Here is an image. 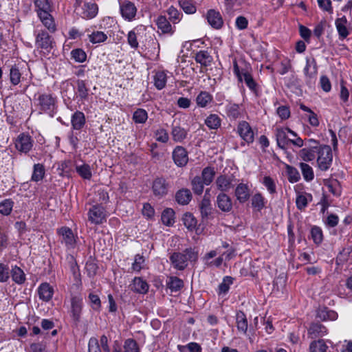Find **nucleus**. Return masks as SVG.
I'll use <instances>...</instances> for the list:
<instances>
[{
  "label": "nucleus",
  "instance_id": "30",
  "mask_svg": "<svg viewBox=\"0 0 352 352\" xmlns=\"http://www.w3.org/2000/svg\"><path fill=\"white\" fill-rule=\"evenodd\" d=\"M199 210L201 212V217L204 219H209L212 214V206L210 199L204 195L199 204Z\"/></svg>",
  "mask_w": 352,
  "mask_h": 352
},
{
  "label": "nucleus",
  "instance_id": "61",
  "mask_svg": "<svg viewBox=\"0 0 352 352\" xmlns=\"http://www.w3.org/2000/svg\"><path fill=\"white\" fill-rule=\"evenodd\" d=\"M252 206L258 211L264 207V199L261 194H255L252 197Z\"/></svg>",
  "mask_w": 352,
  "mask_h": 352
},
{
  "label": "nucleus",
  "instance_id": "1",
  "mask_svg": "<svg viewBox=\"0 0 352 352\" xmlns=\"http://www.w3.org/2000/svg\"><path fill=\"white\" fill-rule=\"evenodd\" d=\"M35 11L43 25L51 32L56 31L54 20L51 14L52 6L50 0H33Z\"/></svg>",
  "mask_w": 352,
  "mask_h": 352
},
{
  "label": "nucleus",
  "instance_id": "21",
  "mask_svg": "<svg viewBox=\"0 0 352 352\" xmlns=\"http://www.w3.org/2000/svg\"><path fill=\"white\" fill-rule=\"evenodd\" d=\"M215 184L218 190L222 192H227L233 187L232 179L225 175L217 177Z\"/></svg>",
  "mask_w": 352,
  "mask_h": 352
},
{
  "label": "nucleus",
  "instance_id": "27",
  "mask_svg": "<svg viewBox=\"0 0 352 352\" xmlns=\"http://www.w3.org/2000/svg\"><path fill=\"white\" fill-rule=\"evenodd\" d=\"M156 25L163 34H173L174 30L165 16H159L156 21Z\"/></svg>",
  "mask_w": 352,
  "mask_h": 352
},
{
  "label": "nucleus",
  "instance_id": "33",
  "mask_svg": "<svg viewBox=\"0 0 352 352\" xmlns=\"http://www.w3.org/2000/svg\"><path fill=\"white\" fill-rule=\"evenodd\" d=\"M195 59L197 63L204 67L209 66L212 61V57L205 50L198 52L195 54Z\"/></svg>",
  "mask_w": 352,
  "mask_h": 352
},
{
  "label": "nucleus",
  "instance_id": "8",
  "mask_svg": "<svg viewBox=\"0 0 352 352\" xmlns=\"http://www.w3.org/2000/svg\"><path fill=\"white\" fill-rule=\"evenodd\" d=\"M57 234L61 237V243L67 249H74L76 247L78 237L74 234L71 228L63 226L58 229Z\"/></svg>",
  "mask_w": 352,
  "mask_h": 352
},
{
  "label": "nucleus",
  "instance_id": "35",
  "mask_svg": "<svg viewBox=\"0 0 352 352\" xmlns=\"http://www.w3.org/2000/svg\"><path fill=\"white\" fill-rule=\"evenodd\" d=\"M236 320L238 330L245 333L248 330V320L245 314L241 311H238L236 315Z\"/></svg>",
  "mask_w": 352,
  "mask_h": 352
},
{
  "label": "nucleus",
  "instance_id": "7",
  "mask_svg": "<svg viewBox=\"0 0 352 352\" xmlns=\"http://www.w3.org/2000/svg\"><path fill=\"white\" fill-rule=\"evenodd\" d=\"M39 110L52 115L56 109V98L51 94H41L36 99Z\"/></svg>",
  "mask_w": 352,
  "mask_h": 352
},
{
  "label": "nucleus",
  "instance_id": "48",
  "mask_svg": "<svg viewBox=\"0 0 352 352\" xmlns=\"http://www.w3.org/2000/svg\"><path fill=\"white\" fill-rule=\"evenodd\" d=\"M76 89L78 97L82 100H85L88 97L89 89L85 82L82 80H78L76 82Z\"/></svg>",
  "mask_w": 352,
  "mask_h": 352
},
{
  "label": "nucleus",
  "instance_id": "64",
  "mask_svg": "<svg viewBox=\"0 0 352 352\" xmlns=\"http://www.w3.org/2000/svg\"><path fill=\"white\" fill-rule=\"evenodd\" d=\"M88 351L89 352H101V349L98 343V340L96 338L92 337L89 340L88 344Z\"/></svg>",
  "mask_w": 352,
  "mask_h": 352
},
{
  "label": "nucleus",
  "instance_id": "56",
  "mask_svg": "<svg viewBox=\"0 0 352 352\" xmlns=\"http://www.w3.org/2000/svg\"><path fill=\"white\" fill-rule=\"evenodd\" d=\"M76 172L84 179H89L91 177V171L88 164H82L76 167Z\"/></svg>",
  "mask_w": 352,
  "mask_h": 352
},
{
  "label": "nucleus",
  "instance_id": "53",
  "mask_svg": "<svg viewBox=\"0 0 352 352\" xmlns=\"http://www.w3.org/2000/svg\"><path fill=\"white\" fill-rule=\"evenodd\" d=\"M14 202L10 199H4L0 203V213L3 215H9L12 210Z\"/></svg>",
  "mask_w": 352,
  "mask_h": 352
},
{
  "label": "nucleus",
  "instance_id": "57",
  "mask_svg": "<svg viewBox=\"0 0 352 352\" xmlns=\"http://www.w3.org/2000/svg\"><path fill=\"white\" fill-rule=\"evenodd\" d=\"M233 283V278L230 276H226L223 279L222 283L219 285V294H226L230 285Z\"/></svg>",
  "mask_w": 352,
  "mask_h": 352
},
{
  "label": "nucleus",
  "instance_id": "52",
  "mask_svg": "<svg viewBox=\"0 0 352 352\" xmlns=\"http://www.w3.org/2000/svg\"><path fill=\"white\" fill-rule=\"evenodd\" d=\"M138 32V28H134L129 31L127 34V42L131 47L134 50L138 49L139 47V43L137 39Z\"/></svg>",
  "mask_w": 352,
  "mask_h": 352
},
{
  "label": "nucleus",
  "instance_id": "12",
  "mask_svg": "<svg viewBox=\"0 0 352 352\" xmlns=\"http://www.w3.org/2000/svg\"><path fill=\"white\" fill-rule=\"evenodd\" d=\"M88 219L94 224H102L106 220V214L104 207L100 205H94L88 212Z\"/></svg>",
  "mask_w": 352,
  "mask_h": 352
},
{
  "label": "nucleus",
  "instance_id": "6",
  "mask_svg": "<svg viewBox=\"0 0 352 352\" xmlns=\"http://www.w3.org/2000/svg\"><path fill=\"white\" fill-rule=\"evenodd\" d=\"M333 155L331 148L327 145H321L319 147L317 164L322 171L327 170L332 164Z\"/></svg>",
  "mask_w": 352,
  "mask_h": 352
},
{
  "label": "nucleus",
  "instance_id": "50",
  "mask_svg": "<svg viewBox=\"0 0 352 352\" xmlns=\"http://www.w3.org/2000/svg\"><path fill=\"white\" fill-rule=\"evenodd\" d=\"M239 106L236 104L229 103L226 107L227 116L229 118L236 119L240 116Z\"/></svg>",
  "mask_w": 352,
  "mask_h": 352
},
{
  "label": "nucleus",
  "instance_id": "34",
  "mask_svg": "<svg viewBox=\"0 0 352 352\" xmlns=\"http://www.w3.org/2000/svg\"><path fill=\"white\" fill-rule=\"evenodd\" d=\"M351 253L352 245H347L346 246L344 247L336 257V264L342 265L347 262Z\"/></svg>",
  "mask_w": 352,
  "mask_h": 352
},
{
  "label": "nucleus",
  "instance_id": "26",
  "mask_svg": "<svg viewBox=\"0 0 352 352\" xmlns=\"http://www.w3.org/2000/svg\"><path fill=\"white\" fill-rule=\"evenodd\" d=\"M316 317L322 321L336 320L338 315L335 311L323 307L317 311Z\"/></svg>",
  "mask_w": 352,
  "mask_h": 352
},
{
  "label": "nucleus",
  "instance_id": "36",
  "mask_svg": "<svg viewBox=\"0 0 352 352\" xmlns=\"http://www.w3.org/2000/svg\"><path fill=\"white\" fill-rule=\"evenodd\" d=\"M171 135L174 141L182 142L187 136V131L179 126L173 125Z\"/></svg>",
  "mask_w": 352,
  "mask_h": 352
},
{
  "label": "nucleus",
  "instance_id": "42",
  "mask_svg": "<svg viewBox=\"0 0 352 352\" xmlns=\"http://www.w3.org/2000/svg\"><path fill=\"white\" fill-rule=\"evenodd\" d=\"M175 212L171 208H166L162 214V223L168 226H172L175 222Z\"/></svg>",
  "mask_w": 352,
  "mask_h": 352
},
{
  "label": "nucleus",
  "instance_id": "16",
  "mask_svg": "<svg viewBox=\"0 0 352 352\" xmlns=\"http://www.w3.org/2000/svg\"><path fill=\"white\" fill-rule=\"evenodd\" d=\"M120 10L122 16L129 21H132L137 13V8L135 4L131 1L120 3Z\"/></svg>",
  "mask_w": 352,
  "mask_h": 352
},
{
  "label": "nucleus",
  "instance_id": "14",
  "mask_svg": "<svg viewBox=\"0 0 352 352\" xmlns=\"http://www.w3.org/2000/svg\"><path fill=\"white\" fill-rule=\"evenodd\" d=\"M35 45L38 49L49 52L53 47V38L47 32L41 30L36 35Z\"/></svg>",
  "mask_w": 352,
  "mask_h": 352
},
{
  "label": "nucleus",
  "instance_id": "60",
  "mask_svg": "<svg viewBox=\"0 0 352 352\" xmlns=\"http://www.w3.org/2000/svg\"><path fill=\"white\" fill-rule=\"evenodd\" d=\"M287 171L288 174V180L291 183L297 182L300 179V173H298V170L296 168L287 166Z\"/></svg>",
  "mask_w": 352,
  "mask_h": 352
},
{
  "label": "nucleus",
  "instance_id": "2",
  "mask_svg": "<svg viewBox=\"0 0 352 352\" xmlns=\"http://www.w3.org/2000/svg\"><path fill=\"white\" fill-rule=\"evenodd\" d=\"M276 139L279 148L287 149L290 144L299 148L303 146V140L289 128H276Z\"/></svg>",
  "mask_w": 352,
  "mask_h": 352
},
{
  "label": "nucleus",
  "instance_id": "40",
  "mask_svg": "<svg viewBox=\"0 0 352 352\" xmlns=\"http://www.w3.org/2000/svg\"><path fill=\"white\" fill-rule=\"evenodd\" d=\"M166 74L164 71L157 72L154 76V85L159 89H162L166 84Z\"/></svg>",
  "mask_w": 352,
  "mask_h": 352
},
{
  "label": "nucleus",
  "instance_id": "41",
  "mask_svg": "<svg viewBox=\"0 0 352 352\" xmlns=\"http://www.w3.org/2000/svg\"><path fill=\"white\" fill-rule=\"evenodd\" d=\"M221 120L217 114H210L205 120L206 125L210 129H217L220 127Z\"/></svg>",
  "mask_w": 352,
  "mask_h": 352
},
{
  "label": "nucleus",
  "instance_id": "59",
  "mask_svg": "<svg viewBox=\"0 0 352 352\" xmlns=\"http://www.w3.org/2000/svg\"><path fill=\"white\" fill-rule=\"evenodd\" d=\"M311 235L313 241L316 244H320L323 239L322 231L317 226H314L311 230Z\"/></svg>",
  "mask_w": 352,
  "mask_h": 352
},
{
  "label": "nucleus",
  "instance_id": "39",
  "mask_svg": "<svg viewBox=\"0 0 352 352\" xmlns=\"http://www.w3.org/2000/svg\"><path fill=\"white\" fill-rule=\"evenodd\" d=\"M108 39V36L102 31H94L89 35V40L93 44H99L105 42Z\"/></svg>",
  "mask_w": 352,
  "mask_h": 352
},
{
  "label": "nucleus",
  "instance_id": "3",
  "mask_svg": "<svg viewBox=\"0 0 352 352\" xmlns=\"http://www.w3.org/2000/svg\"><path fill=\"white\" fill-rule=\"evenodd\" d=\"M198 258L197 252L192 248H186L184 253L174 252L170 256L173 266L178 270H184L188 265V261H195Z\"/></svg>",
  "mask_w": 352,
  "mask_h": 352
},
{
  "label": "nucleus",
  "instance_id": "29",
  "mask_svg": "<svg viewBox=\"0 0 352 352\" xmlns=\"http://www.w3.org/2000/svg\"><path fill=\"white\" fill-rule=\"evenodd\" d=\"M191 199L192 194L188 188H182L175 193V200L180 205H187Z\"/></svg>",
  "mask_w": 352,
  "mask_h": 352
},
{
  "label": "nucleus",
  "instance_id": "45",
  "mask_svg": "<svg viewBox=\"0 0 352 352\" xmlns=\"http://www.w3.org/2000/svg\"><path fill=\"white\" fill-rule=\"evenodd\" d=\"M45 175L44 166L41 164H36L34 165L32 180L38 182L43 179Z\"/></svg>",
  "mask_w": 352,
  "mask_h": 352
},
{
  "label": "nucleus",
  "instance_id": "17",
  "mask_svg": "<svg viewBox=\"0 0 352 352\" xmlns=\"http://www.w3.org/2000/svg\"><path fill=\"white\" fill-rule=\"evenodd\" d=\"M307 333L311 339L323 337L327 335V329L319 322H312L307 330Z\"/></svg>",
  "mask_w": 352,
  "mask_h": 352
},
{
  "label": "nucleus",
  "instance_id": "4",
  "mask_svg": "<svg viewBox=\"0 0 352 352\" xmlns=\"http://www.w3.org/2000/svg\"><path fill=\"white\" fill-rule=\"evenodd\" d=\"M233 72L241 82L244 81L245 85L256 96L258 94V85L256 82L248 67L240 69L236 60L233 61Z\"/></svg>",
  "mask_w": 352,
  "mask_h": 352
},
{
  "label": "nucleus",
  "instance_id": "37",
  "mask_svg": "<svg viewBox=\"0 0 352 352\" xmlns=\"http://www.w3.org/2000/svg\"><path fill=\"white\" fill-rule=\"evenodd\" d=\"M311 201L312 195L311 194H299L296 199V207L298 210H302L307 207L308 202Z\"/></svg>",
  "mask_w": 352,
  "mask_h": 352
},
{
  "label": "nucleus",
  "instance_id": "10",
  "mask_svg": "<svg viewBox=\"0 0 352 352\" xmlns=\"http://www.w3.org/2000/svg\"><path fill=\"white\" fill-rule=\"evenodd\" d=\"M308 142L309 146L301 149L299 152L300 158L305 162L312 161L316 158L320 146L319 142L314 139H309Z\"/></svg>",
  "mask_w": 352,
  "mask_h": 352
},
{
  "label": "nucleus",
  "instance_id": "31",
  "mask_svg": "<svg viewBox=\"0 0 352 352\" xmlns=\"http://www.w3.org/2000/svg\"><path fill=\"white\" fill-rule=\"evenodd\" d=\"M71 122L74 129H81L85 124V114L79 111H76L72 116Z\"/></svg>",
  "mask_w": 352,
  "mask_h": 352
},
{
  "label": "nucleus",
  "instance_id": "19",
  "mask_svg": "<svg viewBox=\"0 0 352 352\" xmlns=\"http://www.w3.org/2000/svg\"><path fill=\"white\" fill-rule=\"evenodd\" d=\"M130 287L131 291L141 294H146L149 289L147 282L140 277L134 278Z\"/></svg>",
  "mask_w": 352,
  "mask_h": 352
},
{
  "label": "nucleus",
  "instance_id": "54",
  "mask_svg": "<svg viewBox=\"0 0 352 352\" xmlns=\"http://www.w3.org/2000/svg\"><path fill=\"white\" fill-rule=\"evenodd\" d=\"M148 118L147 112L143 109H137L133 115V120L135 123L143 124Z\"/></svg>",
  "mask_w": 352,
  "mask_h": 352
},
{
  "label": "nucleus",
  "instance_id": "63",
  "mask_svg": "<svg viewBox=\"0 0 352 352\" xmlns=\"http://www.w3.org/2000/svg\"><path fill=\"white\" fill-rule=\"evenodd\" d=\"M169 19L173 23L179 22L182 17V14L173 6H170L167 10Z\"/></svg>",
  "mask_w": 352,
  "mask_h": 352
},
{
  "label": "nucleus",
  "instance_id": "43",
  "mask_svg": "<svg viewBox=\"0 0 352 352\" xmlns=\"http://www.w3.org/2000/svg\"><path fill=\"white\" fill-rule=\"evenodd\" d=\"M11 276L13 281L17 284H22L25 280V275L23 271L17 266H14L12 268Z\"/></svg>",
  "mask_w": 352,
  "mask_h": 352
},
{
  "label": "nucleus",
  "instance_id": "22",
  "mask_svg": "<svg viewBox=\"0 0 352 352\" xmlns=\"http://www.w3.org/2000/svg\"><path fill=\"white\" fill-rule=\"evenodd\" d=\"M38 294L40 299L45 302H48L53 296L54 289L49 283H43L38 287Z\"/></svg>",
  "mask_w": 352,
  "mask_h": 352
},
{
  "label": "nucleus",
  "instance_id": "23",
  "mask_svg": "<svg viewBox=\"0 0 352 352\" xmlns=\"http://www.w3.org/2000/svg\"><path fill=\"white\" fill-rule=\"evenodd\" d=\"M82 9L81 16L83 19H86L94 18L98 12V7L96 3H85Z\"/></svg>",
  "mask_w": 352,
  "mask_h": 352
},
{
  "label": "nucleus",
  "instance_id": "46",
  "mask_svg": "<svg viewBox=\"0 0 352 352\" xmlns=\"http://www.w3.org/2000/svg\"><path fill=\"white\" fill-rule=\"evenodd\" d=\"M204 185L205 184L199 176H195L191 180L192 189L197 195H201L203 192Z\"/></svg>",
  "mask_w": 352,
  "mask_h": 352
},
{
  "label": "nucleus",
  "instance_id": "32",
  "mask_svg": "<svg viewBox=\"0 0 352 352\" xmlns=\"http://www.w3.org/2000/svg\"><path fill=\"white\" fill-rule=\"evenodd\" d=\"M212 96L205 91H201L196 98V103L199 107L205 108L212 102Z\"/></svg>",
  "mask_w": 352,
  "mask_h": 352
},
{
  "label": "nucleus",
  "instance_id": "49",
  "mask_svg": "<svg viewBox=\"0 0 352 352\" xmlns=\"http://www.w3.org/2000/svg\"><path fill=\"white\" fill-rule=\"evenodd\" d=\"M327 348L323 340L313 341L309 346L310 352H326Z\"/></svg>",
  "mask_w": 352,
  "mask_h": 352
},
{
  "label": "nucleus",
  "instance_id": "24",
  "mask_svg": "<svg viewBox=\"0 0 352 352\" xmlns=\"http://www.w3.org/2000/svg\"><path fill=\"white\" fill-rule=\"evenodd\" d=\"M235 196L240 203H244L250 198V189L248 185L241 183L235 189Z\"/></svg>",
  "mask_w": 352,
  "mask_h": 352
},
{
  "label": "nucleus",
  "instance_id": "51",
  "mask_svg": "<svg viewBox=\"0 0 352 352\" xmlns=\"http://www.w3.org/2000/svg\"><path fill=\"white\" fill-rule=\"evenodd\" d=\"M184 287V282L177 277H170L168 282V287L171 292H178Z\"/></svg>",
  "mask_w": 352,
  "mask_h": 352
},
{
  "label": "nucleus",
  "instance_id": "58",
  "mask_svg": "<svg viewBox=\"0 0 352 352\" xmlns=\"http://www.w3.org/2000/svg\"><path fill=\"white\" fill-rule=\"evenodd\" d=\"M21 74L19 69L16 67L13 66L10 70V82L13 85H16L20 82Z\"/></svg>",
  "mask_w": 352,
  "mask_h": 352
},
{
  "label": "nucleus",
  "instance_id": "9",
  "mask_svg": "<svg viewBox=\"0 0 352 352\" xmlns=\"http://www.w3.org/2000/svg\"><path fill=\"white\" fill-rule=\"evenodd\" d=\"M169 188V183L163 177L155 178L151 187L153 195L158 198H162L166 196L168 192Z\"/></svg>",
  "mask_w": 352,
  "mask_h": 352
},
{
  "label": "nucleus",
  "instance_id": "38",
  "mask_svg": "<svg viewBox=\"0 0 352 352\" xmlns=\"http://www.w3.org/2000/svg\"><path fill=\"white\" fill-rule=\"evenodd\" d=\"M215 175V171L214 168L210 166H207L204 168L201 172V178L205 185L208 186L210 185L212 182L213 181V179Z\"/></svg>",
  "mask_w": 352,
  "mask_h": 352
},
{
  "label": "nucleus",
  "instance_id": "13",
  "mask_svg": "<svg viewBox=\"0 0 352 352\" xmlns=\"http://www.w3.org/2000/svg\"><path fill=\"white\" fill-rule=\"evenodd\" d=\"M236 132L247 144H250L254 142V133L248 122H239L237 125Z\"/></svg>",
  "mask_w": 352,
  "mask_h": 352
},
{
  "label": "nucleus",
  "instance_id": "55",
  "mask_svg": "<svg viewBox=\"0 0 352 352\" xmlns=\"http://www.w3.org/2000/svg\"><path fill=\"white\" fill-rule=\"evenodd\" d=\"M184 226L188 230H192L195 228L197 226V219L195 217L189 212H186L184 214L182 218Z\"/></svg>",
  "mask_w": 352,
  "mask_h": 352
},
{
  "label": "nucleus",
  "instance_id": "44",
  "mask_svg": "<svg viewBox=\"0 0 352 352\" xmlns=\"http://www.w3.org/2000/svg\"><path fill=\"white\" fill-rule=\"evenodd\" d=\"M299 166L305 180L307 182L313 180L314 177L313 168L309 164L303 162L300 163Z\"/></svg>",
  "mask_w": 352,
  "mask_h": 352
},
{
  "label": "nucleus",
  "instance_id": "15",
  "mask_svg": "<svg viewBox=\"0 0 352 352\" xmlns=\"http://www.w3.org/2000/svg\"><path fill=\"white\" fill-rule=\"evenodd\" d=\"M172 157L175 164L179 167L185 166L188 162V152L181 146H177L174 148Z\"/></svg>",
  "mask_w": 352,
  "mask_h": 352
},
{
  "label": "nucleus",
  "instance_id": "20",
  "mask_svg": "<svg viewBox=\"0 0 352 352\" xmlns=\"http://www.w3.org/2000/svg\"><path fill=\"white\" fill-rule=\"evenodd\" d=\"M206 18L208 23L215 29L221 28L223 24L221 14L214 10H208Z\"/></svg>",
  "mask_w": 352,
  "mask_h": 352
},
{
  "label": "nucleus",
  "instance_id": "28",
  "mask_svg": "<svg viewBox=\"0 0 352 352\" xmlns=\"http://www.w3.org/2000/svg\"><path fill=\"white\" fill-rule=\"evenodd\" d=\"M336 29L338 30L340 38L344 39L349 34V32L346 28L347 19L345 16L338 18L335 22Z\"/></svg>",
  "mask_w": 352,
  "mask_h": 352
},
{
  "label": "nucleus",
  "instance_id": "47",
  "mask_svg": "<svg viewBox=\"0 0 352 352\" xmlns=\"http://www.w3.org/2000/svg\"><path fill=\"white\" fill-rule=\"evenodd\" d=\"M124 352H140L137 342L132 338L125 340L123 345Z\"/></svg>",
  "mask_w": 352,
  "mask_h": 352
},
{
  "label": "nucleus",
  "instance_id": "62",
  "mask_svg": "<svg viewBox=\"0 0 352 352\" xmlns=\"http://www.w3.org/2000/svg\"><path fill=\"white\" fill-rule=\"evenodd\" d=\"M72 58H74L78 63H83L86 60L87 54L81 49L73 50L71 52Z\"/></svg>",
  "mask_w": 352,
  "mask_h": 352
},
{
  "label": "nucleus",
  "instance_id": "25",
  "mask_svg": "<svg viewBox=\"0 0 352 352\" xmlns=\"http://www.w3.org/2000/svg\"><path fill=\"white\" fill-rule=\"evenodd\" d=\"M318 72L316 60L314 58H307L306 65L304 68V74L307 78H311L314 77Z\"/></svg>",
  "mask_w": 352,
  "mask_h": 352
},
{
  "label": "nucleus",
  "instance_id": "5",
  "mask_svg": "<svg viewBox=\"0 0 352 352\" xmlns=\"http://www.w3.org/2000/svg\"><path fill=\"white\" fill-rule=\"evenodd\" d=\"M83 307L82 298L80 295H72L69 314L73 323L77 326L80 321Z\"/></svg>",
  "mask_w": 352,
  "mask_h": 352
},
{
  "label": "nucleus",
  "instance_id": "11",
  "mask_svg": "<svg viewBox=\"0 0 352 352\" xmlns=\"http://www.w3.org/2000/svg\"><path fill=\"white\" fill-rule=\"evenodd\" d=\"M14 144L17 151L26 154L32 149L34 140L30 135L23 133L17 136Z\"/></svg>",
  "mask_w": 352,
  "mask_h": 352
},
{
  "label": "nucleus",
  "instance_id": "18",
  "mask_svg": "<svg viewBox=\"0 0 352 352\" xmlns=\"http://www.w3.org/2000/svg\"><path fill=\"white\" fill-rule=\"evenodd\" d=\"M217 207L224 212H229L232 210V201L224 192L219 193L217 197Z\"/></svg>",
  "mask_w": 352,
  "mask_h": 352
}]
</instances>
